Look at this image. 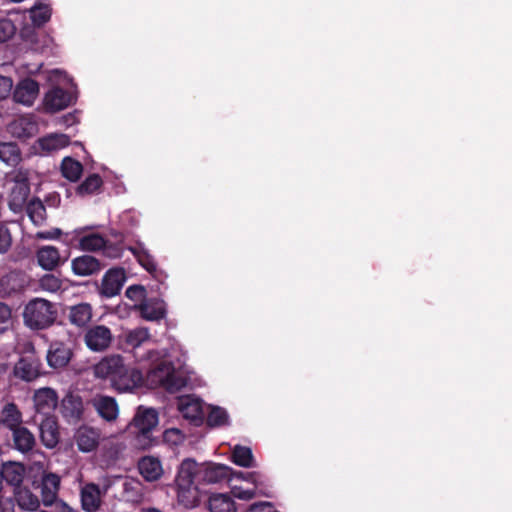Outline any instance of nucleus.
I'll list each match as a JSON object with an SVG mask.
<instances>
[{"mask_svg": "<svg viewBox=\"0 0 512 512\" xmlns=\"http://www.w3.org/2000/svg\"><path fill=\"white\" fill-rule=\"evenodd\" d=\"M164 367L166 368L167 372L165 376L159 375V382L161 386L165 388V390L170 393H176L185 387V378L176 373L172 364H169V366H166L164 363L159 365L157 373H162L164 371Z\"/></svg>", "mask_w": 512, "mask_h": 512, "instance_id": "22", "label": "nucleus"}, {"mask_svg": "<svg viewBox=\"0 0 512 512\" xmlns=\"http://www.w3.org/2000/svg\"><path fill=\"white\" fill-rule=\"evenodd\" d=\"M30 18L34 26L42 27L45 25L51 18V8L47 4L36 3L30 9Z\"/></svg>", "mask_w": 512, "mask_h": 512, "instance_id": "40", "label": "nucleus"}, {"mask_svg": "<svg viewBox=\"0 0 512 512\" xmlns=\"http://www.w3.org/2000/svg\"><path fill=\"white\" fill-rule=\"evenodd\" d=\"M138 470L141 476L148 482L160 479L163 474L161 461L153 456H144L138 462Z\"/></svg>", "mask_w": 512, "mask_h": 512, "instance_id": "24", "label": "nucleus"}, {"mask_svg": "<svg viewBox=\"0 0 512 512\" xmlns=\"http://www.w3.org/2000/svg\"><path fill=\"white\" fill-rule=\"evenodd\" d=\"M107 490L108 486L101 491L99 485L95 483L85 484L80 493L82 509L86 512L98 511L102 504V495H105Z\"/></svg>", "mask_w": 512, "mask_h": 512, "instance_id": "15", "label": "nucleus"}, {"mask_svg": "<svg viewBox=\"0 0 512 512\" xmlns=\"http://www.w3.org/2000/svg\"><path fill=\"white\" fill-rule=\"evenodd\" d=\"M246 512H278L269 502L254 503Z\"/></svg>", "mask_w": 512, "mask_h": 512, "instance_id": "56", "label": "nucleus"}, {"mask_svg": "<svg viewBox=\"0 0 512 512\" xmlns=\"http://www.w3.org/2000/svg\"><path fill=\"white\" fill-rule=\"evenodd\" d=\"M232 472V468L224 464H200V470H198V484L202 486L222 483L231 478Z\"/></svg>", "mask_w": 512, "mask_h": 512, "instance_id": "6", "label": "nucleus"}, {"mask_svg": "<svg viewBox=\"0 0 512 512\" xmlns=\"http://www.w3.org/2000/svg\"><path fill=\"white\" fill-rule=\"evenodd\" d=\"M163 438L166 442L178 444L182 440V433L177 428L167 429L163 433Z\"/></svg>", "mask_w": 512, "mask_h": 512, "instance_id": "55", "label": "nucleus"}, {"mask_svg": "<svg viewBox=\"0 0 512 512\" xmlns=\"http://www.w3.org/2000/svg\"><path fill=\"white\" fill-rule=\"evenodd\" d=\"M208 509L210 512H236L237 507L234 499L223 493L212 494L208 499Z\"/></svg>", "mask_w": 512, "mask_h": 512, "instance_id": "31", "label": "nucleus"}, {"mask_svg": "<svg viewBox=\"0 0 512 512\" xmlns=\"http://www.w3.org/2000/svg\"><path fill=\"white\" fill-rule=\"evenodd\" d=\"M147 512H160V511H158V510H157V509H155V508H152V509H149Z\"/></svg>", "mask_w": 512, "mask_h": 512, "instance_id": "60", "label": "nucleus"}, {"mask_svg": "<svg viewBox=\"0 0 512 512\" xmlns=\"http://www.w3.org/2000/svg\"><path fill=\"white\" fill-rule=\"evenodd\" d=\"M37 488L40 489L42 503L52 506L58 497L60 477L54 473H44Z\"/></svg>", "mask_w": 512, "mask_h": 512, "instance_id": "16", "label": "nucleus"}, {"mask_svg": "<svg viewBox=\"0 0 512 512\" xmlns=\"http://www.w3.org/2000/svg\"><path fill=\"white\" fill-rule=\"evenodd\" d=\"M97 378L108 381L118 392H130L143 383L142 372L134 366L125 363L121 355H109L102 358L94 366Z\"/></svg>", "mask_w": 512, "mask_h": 512, "instance_id": "1", "label": "nucleus"}, {"mask_svg": "<svg viewBox=\"0 0 512 512\" xmlns=\"http://www.w3.org/2000/svg\"><path fill=\"white\" fill-rule=\"evenodd\" d=\"M229 416L224 408L212 407L207 415L206 423L209 427H220L228 423Z\"/></svg>", "mask_w": 512, "mask_h": 512, "instance_id": "43", "label": "nucleus"}, {"mask_svg": "<svg viewBox=\"0 0 512 512\" xmlns=\"http://www.w3.org/2000/svg\"><path fill=\"white\" fill-rule=\"evenodd\" d=\"M12 246V235L10 229L0 224V254L7 253Z\"/></svg>", "mask_w": 512, "mask_h": 512, "instance_id": "50", "label": "nucleus"}, {"mask_svg": "<svg viewBox=\"0 0 512 512\" xmlns=\"http://www.w3.org/2000/svg\"><path fill=\"white\" fill-rule=\"evenodd\" d=\"M126 280L123 268H111L103 276L100 286V294L106 298L118 295Z\"/></svg>", "mask_w": 512, "mask_h": 512, "instance_id": "8", "label": "nucleus"}, {"mask_svg": "<svg viewBox=\"0 0 512 512\" xmlns=\"http://www.w3.org/2000/svg\"><path fill=\"white\" fill-rule=\"evenodd\" d=\"M65 122L70 125V124H73L74 122V116L72 114H68L67 116H65Z\"/></svg>", "mask_w": 512, "mask_h": 512, "instance_id": "59", "label": "nucleus"}, {"mask_svg": "<svg viewBox=\"0 0 512 512\" xmlns=\"http://www.w3.org/2000/svg\"><path fill=\"white\" fill-rule=\"evenodd\" d=\"M98 433L91 428H81L76 435L78 449L82 452H91L98 446Z\"/></svg>", "mask_w": 512, "mask_h": 512, "instance_id": "36", "label": "nucleus"}, {"mask_svg": "<svg viewBox=\"0 0 512 512\" xmlns=\"http://www.w3.org/2000/svg\"><path fill=\"white\" fill-rule=\"evenodd\" d=\"M15 32L16 27L10 19H0V43L9 40Z\"/></svg>", "mask_w": 512, "mask_h": 512, "instance_id": "49", "label": "nucleus"}, {"mask_svg": "<svg viewBox=\"0 0 512 512\" xmlns=\"http://www.w3.org/2000/svg\"><path fill=\"white\" fill-rule=\"evenodd\" d=\"M12 327V311L11 308L0 302V334L5 333Z\"/></svg>", "mask_w": 512, "mask_h": 512, "instance_id": "48", "label": "nucleus"}, {"mask_svg": "<svg viewBox=\"0 0 512 512\" xmlns=\"http://www.w3.org/2000/svg\"><path fill=\"white\" fill-rule=\"evenodd\" d=\"M138 309L141 317L148 321H159L166 315L164 302L156 298L144 300Z\"/></svg>", "mask_w": 512, "mask_h": 512, "instance_id": "27", "label": "nucleus"}, {"mask_svg": "<svg viewBox=\"0 0 512 512\" xmlns=\"http://www.w3.org/2000/svg\"><path fill=\"white\" fill-rule=\"evenodd\" d=\"M60 413L68 423H78L84 413L82 398L73 393L66 394L60 404Z\"/></svg>", "mask_w": 512, "mask_h": 512, "instance_id": "11", "label": "nucleus"}, {"mask_svg": "<svg viewBox=\"0 0 512 512\" xmlns=\"http://www.w3.org/2000/svg\"><path fill=\"white\" fill-rule=\"evenodd\" d=\"M239 476L254 484V489H243L241 487H233L232 493L235 498L240 500H251L256 496V489L259 490V494L270 497L269 494L263 491L265 479L259 472H239Z\"/></svg>", "mask_w": 512, "mask_h": 512, "instance_id": "14", "label": "nucleus"}, {"mask_svg": "<svg viewBox=\"0 0 512 512\" xmlns=\"http://www.w3.org/2000/svg\"><path fill=\"white\" fill-rule=\"evenodd\" d=\"M52 506H54V512H76L73 508H71L65 502L58 500V499L53 503Z\"/></svg>", "mask_w": 512, "mask_h": 512, "instance_id": "58", "label": "nucleus"}, {"mask_svg": "<svg viewBox=\"0 0 512 512\" xmlns=\"http://www.w3.org/2000/svg\"><path fill=\"white\" fill-rule=\"evenodd\" d=\"M15 500L20 508L35 511L40 506V500L37 495H35L29 488L27 487H18L15 489Z\"/></svg>", "mask_w": 512, "mask_h": 512, "instance_id": "34", "label": "nucleus"}, {"mask_svg": "<svg viewBox=\"0 0 512 512\" xmlns=\"http://www.w3.org/2000/svg\"><path fill=\"white\" fill-rule=\"evenodd\" d=\"M37 143L42 151L52 152L68 146L70 138L66 134H50L39 138Z\"/></svg>", "mask_w": 512, "mask_h": 512, "instance_id": "35", "label": "nucleus"}, {"mask_svg": "<svg viewBox=\"0 0 512 512\" xmlns=\"http://www.w3.org/2000/svg\"><path fill=\"white\" fill-rule=\"evenodd\" d=\"M43 365L35 350L23 353L13 367V376L24 382H33L42 376Z\"/></svg>", "mask_w": 512, "mask_h": 512, "instance_id": "4", "label": "nucleus"}, {"mask_svg": "<svg viewBox=\"0 0 512 512\" xmlns=\"http://www.w3.org/2000/svg\"><path fill=\"white\" fill-rule=\"evenodd\" d=\"M129 251L135 256L138 263L149 272L154 278L159 280L161 274L157 268L154 257L143 247H129Z\"/></svg>", "mask_w": 512, "mask_h": 512, "instance_id": "33", "label": "nucleus"}, {"mask_svg": "<svg viewBox=\"0 0 512 512\" xmlns=\"http://www.w3.org/2000/svg\"><path fill=\"white\" fill-rule=\"evenodd\" d=\"M232 461L241 467H252L254 464V456L249 447L236 445L232 450Z\"/></svg>", "mask_w": 512, "mask_h": 512, "instance_id": "42", "label": "nucleus"}, {"mask_svg": "<svg viewBox=\"0 0 512 512\" xmlns=\"http://www.w3.org/2000/svg\"><path fill=\"white\" fill-rule=\"evenodd\" d=\"M90 403L103 420L107 422L116 420L119 413V408L116 400L113 397L99 395L94 397Z\"/></svg>", "mask_w": 512, "mask_h": 512, "instance_id": "19", "label": "nucleus"}, {"mask_svg": "<svg viewBox=\"0 0 512 512\" xmlns=\"http://www.w3.org/2000/svg\"><path fill=\"white\" fill-rule=\"evenodd\" d=\"M180 411L183 413L184 417L194 422L202 421L203 419L201 405L198 401L181 402Z\"/></svg>", "mask_w": 512, "mask_h": 512, "instance_id": "45", "label": "nucleus"}, {"mask_svg": "<svg viewBox=\"0 0 512 512\" xmlns=\"http://www.w3.org/2000/svg\"><path fill=\"white\" fill-rule=\"evenodd\" d=\"M39 92V84L37 81L27 78L22 80L13 92V99L17 103L24 105H32Z\"/></svg>", "mask_w": 512, "mask_h": 512, "instance_id": "21", "label": "nucleus"}, {"mask_svg": "<svg viewBox=\"0 0 512 512\" xmlns=\"http://www.w3.org/2000/svg\"><path fill=\"white\" fill-rule=\"evenodd\" d=\"M12 181L14 185H25L30 186V173L27 169L19 168L17 169L12 176Z\"/></svg>", "mask_w": 512, "mask_h": 512, "instance_id": "53", "label": "nucleus"}, {"mask_svg": "<svg viewBox=\"0 0 512 512\" xmlns=\"http://www.w3.org/2000/svg\"><path fill=\"white\" fill-rule=\"evenodd\" d=\"M72 356L73 351L68 344L62 341H54L49 345L46 360L52 369H61L69 364Z\"/></svg>", "mask_w": 512, "mask_h": 512, "instance_id": "9", "label": "nucleus"}, {"mask_svg": "<svg viewBox=\"0 0 512 512\" xmlns=\"http://www.w3.org/2000/svg\"><path fill=\"white\" fill-rule=\"evenodd\" d=\"M105 247V238L99 233H91L79 238L78 248L85 252L100 251Z\"/></svg>", "mask_w": 512, "mask_h": 512, "instance_id": "38", "label": "nucleus"}, {"mask_svg": "<svg viewBox=\"0 0 512 512\" xmlns=\"http://www.w3.org/2000/svg\"><path fill=\"white\" fill-rule=\"evenodd\" d=\"M62 234H63V232L61 229L52 228L51 230H48V231L37 232L35 237H36V239H40V240H55V239H59Z\"/></svg>", "mask_w": 512, "mask_h": 512, "instance_id": "54", "label": "nucleus"}, {"mask_svg": "<svg viewBox=\"0 0 512 512\" xmlns=\"http://www.w3.org/2000/svg\"><path fill=\"white\" fill-rule=\"evenodd\" d=\"M198 470H200V464L195 460L190 458L183 460L179 466L175 479L176 486L198 483Z\"/></svg>", "mask_w": 512, "mask_h": 512, "instance_id": "25", "label": "nucleus"}, {"mask_svg": "<svg viewBox=\"0 0 512 512\" xmlns=\"http://www.w3.org/2000/svg\"><path fill=\"white\" fill-rule=\"evenodd\" d=\"M13 447L21 452L27 453L33 450L36 444L34 434L25 426L21 425L12 431Z\"/></svg>", "mask_w": 512, "mask_h": 512, "instance_id": "26", "label": "nucleus"}, {"mask_svg": "<svg viewBox=\"0 0 512 512\" xmlns=\"http://www.w3.org/2000/svg\"><path fill=\"white\" fill-rule=\"evenodd\" d=\"M123 490L127 498L133 502H138L142 499L141 484L138 481L133 479L125 481Z\"/></svg>", "mask_w": 512, "mask_h": 512, "instance_id": "46", "label": "nucleus"}, {"mask_svg": "<svg viewBox=\"0 0 512 512\" xmlns=\"http://www.w3.org/2000/svg\"><path fill=\"white\" fill-rule=\"evenodd\" d=\"M106 263L90 254H83L71 260V270L79 277H90L98 275Z\"/></svg>", "mask_w": 512, "mask_h": 512, "instance_id": "7", "label": "nucleus"}, {"mask_svg": "<svg viewBox=\"0 0 512 512\" xmlns=\"http://www.w3.org/2000/svg\"><path fill=\"white\" fill-rule=\"evenodd\" d=\"M26 213L32 223L40 226L46 220V208L39 198L31 199L25 206Z\"/></svg>", "mask_w": 512, "mask_h": 512, "instance_id": "37", "label": "nucleus"}, {"mask_svg": "<svg viewBox=\"0 0 512 512\" xmlns=\"http://www.w3.org/2000/svg\"><path fill=\"white\" fill-rule=\"evenodd\" d=\"M8 131L13 137L25 141L36 136L39 132V127L32 117L20 116L9 124Z\"/></svg>", "mask_w": 512, "mask_h": 512, "instance_id": "12", "label": "nucleus"}, {"mask_svg": "<svg viewBox=\"0 0 512 512\" xmlns=\"http://www.w3.org/2000/svg\"><path fill=\"white\" fill-rule=\"evenodd\" d=\"M201 485H177V499L179 504L185 508H194L200 504L201 501Z\"/></svg>", "mask_w": 512, "mask_h": 512, "instance_id": "23", "label": "nucleus"}, {"mask_svg": "<svg viewBox=\"0 0 512 512\" xmlns=\"http://www.w3.org/2000/svg\"><path fill=\"white\" fill-rule=\"evenodd\" d=\"M61 172L64 178L76 182L83 172V166L79 161L71 157H65L61 163Z\"/></svg>", "mask_w": 512, "mask_h": 512, "instance_id": "39", "label": "nucleus"}, {"mask_svg": "<svg viewBox=\"0 0 512 512\" xmlns=\"http://www.w3.org/2000/svg\"><path fill=\"white\" fill-rule=\"evenodd\" d=\"M24 321L32 329H45L56 319V310L51 302L36 298L31 300L24 309Z\"/></svg>", "mask_w": 512, "mask_h": 512, "instance_id": "3", "label": "nucleus"}, {"mask_svg": "<svg viewBox=\"0 0 512 512\" xmlns=\"http://www.w3.org/2000/svg\"><path fill=\"white\" fill-rule=\"evenodd\" d=\"M39 286L48 292H57L62 287V281L53 274H45L39 280Z\"/></svg>", "mask_w": 512, "mask_h": 512, "instance_id": "47", "label": "nucleus"}, {"mask_svg": "<svg viewBox=\"0 0 512 512\" xmlns=\"http://www.w3.org/2000/svg\"><path fill=\"white\" fill-rule=\"evenodd\" d=\"M12 89V80L0 75V99L6 98Z\"/></svg>", "mask_w": 512, "mask_h": 512, "instance_id": "57", "label": "nucleus"}, {"mask_svg": "<svg viewBox=\"0 0 512 512\" xmlns=\"http://www.w3.org/2000/svg\"><path fill=\"white\" fill-rule=\"evenodd\" d=\"M103 185V180L99 174L89 175L76 189L80 196L91 195L98 192Z\"/></svg>", "mask_w": 512, "mask_h": 512, "instance_id": "41", "label": "nucleus"}, {"mask_svg": "<svg viewBox=\"0 0 512 512\" xmlns=\"http://www.w3.org/2000/svg\"><path fill=\"white\" fill-rule=\"evenodd\" d=\"M36 259L38 265L46 271H53L67 261V257L63 258L59 249L52 245L39 247L36 251Z\"/></svg>", "mask_w": 512, "mask_h": 512, "instance_id": "13", "label": "nucleus"}, {"mask_svg": "<svg viewBox=\"0 0 512 512\" xmlns=\"http://www.w3.org/2000/svg\"><path fill=\"white\" fill-rule=\"evenodd\" d=\"M67 318L75 327L87 329L93 318V308L86 302L72 305L68 307Z\"/></svg>", "mask_w": 512, "mask_h": 512, "instance_id": "18", "label": "nucleus"}, {"mask_svg": "<svg viewBox=\"0 0 512 512\" xmlns=\"http://www.w3.org/2000/svg\"><path fill=\"white\" fill-rule=\"evenodd\" d=\"M0 424L12 431L23 425L22 413L13 402L4 405L0 412Z\"/></svg>", "mask_w": 512, "mask_h": 512, "instance_id": "30", "label": "nucleus"}, {"mask_svg": "<svg viewBox=\"0 0 512 512\" xmlns=\"http://www.w3.org/2000/svg\"><path fill=\"white\" fill-rule=\"evenodd\" d=\"M158 425V413L153 408L139 406L131 423L135 433V447L141 450L151 448L156 439L153 437V430Z\"/></svg>", "mask_w": 512, "mask_h": 512, "instance_id": "2", "label": "nucleus"}, {"mask_svg": "<svg viewBox=\"0 0 512 512\" xmlns=\"http://www.w3.org/2000/svg\"><path fill=\"white\" fill-rule=\"evenodd\" d=\"M30 195V186L13 185L8 199V207L14 213H21Z\"/></svg>", "mask_w": 512, "mask_h": 512, "instance_id": "29", "label": "nucleus"}, {"mask_svg": "<svg viewBox=\"0 0 512 512\" xmlns=\"http://www.w3.org/2000/svg\"><path fill=\"white\" fill-rule=\"evenodd\" d=\"M0 161L7 166L16 167L22 161V152L15 142H0Z\"/></svg>", "mask_w": 512, "mask_h": 512, "instance_id": "32", "label": "nucleus"}, {"mask_svg": "<svg viewBox=\"0 0 512 512\" xmlns=\"http://www.w3.org/2000/svg\"><path fill=\"white\" fill-rule=\"evenodd\" d=\"M125 295L132 301H140L142 303L146 300V289L142 285H132L126 289Z\"/></svg>", "mask_w": 512, "mask_h": 512, "instance_id": "52", "label": "nucleus"}, {"mask_svg": "<svg viewBox=\"0 0 512 512\" xmlns=\"http://www.w3.org/2000/svg\"><path fill=\"white\" fill-rule=\"evenodd\" d=\"M149 338V330L144 327H139L129 331L126 335L125 341L129 346L137 348L141 346Z\"/></svg>", "mask_w": 512, "mask_h": 512, "instance_id": "44", "label": "nucleus"}, {"mask_svg": "<svg viewBox=\"0 0 512 512\" xmlns=\"http://www.w3.org/2000/svg\"><path fill=\"white\" fill-rule=\"evenodd\" d=\"M76 101V98L61 87L51 88L44 97V107L47 112L54 113L63 110Z\"/></svg>", "mask_w": 512, "mask_h": 512, "instance_id": "10", "label": "nucleus"}, {"mask_svg": "<svg viewBox=\"0 0 512 512\" xmlns=\"http://www.w3.org/2000/svg\"><path fill=\"white\" fill-rule=\"evenodd\" d=\"M103 251V255L111 258L117 259L120 258L123 254V246L120 243H111L105 239V247L101 248Z\"/></svg>", "mask_w": 512, "mask_h": 512, "instance_id": "51", "label": "nucleus"}, {"mask_svg": "<svg viewBox=\"0 0 512 512\" xmlns=\"http://www.w3.org/2000/svg\"><path fill=\"white\" fill-rule=\"evenodd\" d=\"M40 438L47 448H54L60 440L59 426L55 416H46L40 425Z\"/></svg>", "mask_w": 512, "mask_h": 512, "instance_id": "20", "label": "nucleus"}, {"mask_svg": "<svg viewBox=\"0 0 512 512\" xmlns=\"http://www.w3.org/2000/svg\"><path fill=\"white\" fill-rule=\"evenodd\" d=\"M2 476V481H6L7 484L14 486L15 489L21 486L23 479L25 468L23 464L16 462H7L0 466Z\"/></svg>", "mask_w": 512, "mask_h": 512, "instance_id": "28", "label": "nucleus"}, {"mask_svg": "<svg viewBox=\"0 0 512 512\" xmlns=\"http://www.w3.org/2000/svg\"><path fill=\"white\" fill-rule=\"evenodd\" d=\"M34 406L38 413L46 416H52L58 404V395L52 388H41L37 390L33 397Z\"/></svg>", "mask_w": 512, "mask_h": 512, "instance_id": "17", "label": "nucleus"}, {"mask_svg": "<svg viewBox=\"0 0 512 512\" xmlns=\"http://www.w3.org/2000/svg\"><path fill=\"white\" fill-rule=\"evenodd\" d=\"M113 335L105 325H94L88 327L84 334V342L88 349L93 352H103L108 349L112 343Z\"/></svg>", "mask_w": 512, "mask_h": 512, "instance_id": "5", "label": "nucleus"}]
</instances>
